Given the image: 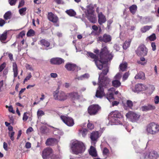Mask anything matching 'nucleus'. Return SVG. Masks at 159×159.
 I'll use <instances>...</instances> for the list:
<instances>
[{
  "label": "nucleus",
  "mask_w": 159,
  "mask_h": 159,
  "mask_svg": "<svg viewBox=\"0 0 159 159\" xmlns=\"http://www.w3.org/2000/svg\"><path fill=\"white\" fill-rule=\"evenodd\" d=\"M88 54L89 57L94 59L93 61L95 62L98 68L100 70L103 68L105 63L111 60L113 57L112 54L108 51L106 47L102 49L100 54V59L99 60L98 59L96 55L93 53L88 52Z\"/></svg>",
  "instance_id": "nucleus-1"
},
{
  "label": "nucleus",
  "mask_w": 159,
  "mask_h": 159,
  "mask_svg": "<svg viewBox=\"0 0 159 159\" xmlns=\"http://www.w3.org/2000/svg\"><path fill=\"white\" fill-rule=\"evenodd\" d=\"M100 83L99 86L96 91L95 96L98 98H102L103 97L106 98L110 102L112 101L114 99V93L112 92L108 91L106 94L104 92V85H102V84Z\"/></svg>",
  "instance_id": "nucleus-2"
},
{
  "label": "nucleus",
  "mask_w": 159,
  "mask_h": 159,
  "mask_svg": "<svg viewBox=\"0 0 159 159\" xmlns=\"http://www.w3.org/2000/svg\"><path fill=\"white\" fill-rule=\"evenodd\" d=\"M105 67H104L102 72L99 75L98 78V85L100 83L102 84V85H104V88H107L109 86L110 80L107 77H104V75H106L108 72L109 69L107 66L106 65Z\"/></svg>",
  "instance_id": "nucleus-3"
},
{
  "label": "nucleus",
  "mask_w": 159,
  "mask_h": 159,
  "mask_svg": "<svg viewBox=\"0 0 159 159\" xmlns=\"http://www.w3.org/2000/svg\"><path fill=\"white\" fill-rule=\"evenodd\" d=\"M71 148L74 154H78L83 153L85 150V147L83 143L78 141L72 143Z\"/></svg>",
  "instance_id": "nucleus-4"
},
{
  "label": "nucleus",
  "mask_w": 159,
  "mask_h": 159,
  "mask_svg": "<svg viewBox=\"0 0 159 159\" xmlns=\"http://www.w3.org/2000/svg\"><path fill=\"white\" fill-rule=\"evenodd\" d=\"M122 117V115L118 111L111 112L109 115L108 119L110 122L114 123L115 125H122L120 120Z\"/></svg>",
  "instance_id": "nucleus-5"
},
{
  "label": "nucleus",
  "mask_w": 159,
  "mask_h": 159,
  "mask_svg": "<svg viewBox=\"0 0 159 159\" xmlns=\"http://www.w3.org/2000/svg\"><path fill=\"white\" fill-rule=\"evenodd\" d=\"M146 130L148 134L155 135L159 132V125L154 122L151 123L148 125Z\"/></svg>",
  "instance_id": "nucleus-6"
},
{
  "label": "nucleus",
  "mask_w": 159,
  "mask_h": 159,
  "mask_svg": "<svg viewBox=\"0 0 159 159\" xmlns=\"http://www.w3.org/2000/svg\"><path fill=\"white\" fill-rule=\"evenodd\" d=\"M53 97L56 100L60 101H63L66 100L68 97L67 93L66 94L64 92L56 90L53 93Z\"/></svg>",
  "instance_id": "nucleus-7"
},
{
  "label": "nucleus",
  "mask_w": 159,
  "mask_h": 159,
  "mask_svg": "<svg viewBox=\"0 0 159 159\" xmlns=\"http://www.w3.org/2000/svg\"><path fill=\"white\" fill-rule=\"evenodd\" d=\"M85 13L87 18L90 22L93 23L96 22V16L93 14L94 11L93 8H88L85 11Z\"/></svg>",
  "instance_id": "nucleus-8"
},
{
  "label": "nucleus",
  "mask_w": 159,
  "mask_h": 159,
  "mask_svg": "<svg viewBox=\"0 0 159 159\" xmlns=\"http://www.w3.org/2000/svg\"><path fill=\"white\" fill-rule=\"evenodd\" d=\"M135 52L138 56L144 57L147 55L148 49L144 45H141L138 47Z\"/></svg>",
  "instance_id": "nucleus-9"
},
{
  "label": "nucleus",
  "mask_w": 159,
  "mask_h": 159,
  "mask_svg": "<svg viewBox=\"0 0 159 159\" xmlns=\"http://www.w3.org/2000/svg\"><path fill=\"white\" fill-rule=\"evenodd\" d=\"M157 153L154 151H152L142 154L140 159H144L147 157L150 159H157L158 157Z\"/></svg>",
  "instance_id": "nucleus-10"
},
{
  "label": "nucleus",
  "mask_w": 159,
  "mask_h": 159,
  "mask_svg": "<svg viewBox=\"0 0 159 159\" xmlns=\"http://www.w3.org/2000/svg\"><path fill=\"white\" fill-rule=\"evenodd\" d=\"M126 116L133 122H135L138 120L140 115L132 111H129L126 113Z\"/></svg>",
  "instance_id": "nucleus-11"
},
{
  "label": "nucleus",
  "mask_w": 159,
  "mask_h": 159,
  "mask_svg": "<svg viewBox=\"0 0 159 159\" xmlns=\"http://www.w3.org/2000/svg\"><path fill=\"white\" fill-rule=\"evenodd\" d=\"M60 117L62 121L67 126H72L74 124V120L72 118L67 116L63 115L61 116Z\"/></svg>",
  "instance_id": "nucleus-12"
},
{
  "label": "nucleus",
  "mask_w": 159,
  "mask_h": 159,
  "mask_svg": "<svg viewBox=\"0 0 159 159\" xmlns=\"http://www.w3.org/2000/svg\"><path fill=\"white\" fill-rule=\"evenodd\" d=\"M100 108V107L98 105H92L88 107V111L90 115H95L99 110Z\"/></svg>",
  "instance_id": "nucleus-13"
},
{
  "label": "nucleus",
  "mask_w": 159,
  "mask_h": 159,
  "mask_svg": "<svg viewBox=\"0 0 159 159\" xmlns=\"http://www.w3.org/2000/svg\"><path fill=\"white\" fill-rule=\"evenodd\" d=\"M52 155V150L50 148H47L42 152V157L43 159H47L50 157Z\"/></svg>",
  "instance_id": "nucleus-14"
},
{
  "label": "nucleus",
  "mask_w": 159,
  "mask_h": 159,
  "mask_svg": "<svg viewBox=\"0 0 159 159\" xmlns=\"http://www.w3.org/2000/svg\"><path fill=\"white\" fill-rule=\"evenodd\" d=\"M98 39V41L101 42L107 43L111 41V37L110 35L105 34L103 35V36L99 37Z\"/></svg>",
  "instance_id": "nucleus-15"
},
{
  "label": "nucleus",
  "mask_w": 159,
  "mask_h": 159,
  "mask_svg": "<svg viewBox=\"0 0 159 159\" xmlns=\"http://www.w3.org/2000/svg\"><path fill=\"white\" fill-rule=\"evenodd\" d=\"M50 62L52 64L59 65L64 63V60L61 58L55 57L51 59Z\"/></svg>",
  "instance_id": "nucleus-16"
},
{
  "label": "nucleus",
  "mask_w": 159,
  "mask_h": 159,
  "mask_svg": "<svg viewBox=\"0 0 159 159\" xmlns=\"http://www.w3.org/2000/svg\"><path fill=\"white\" fill-rule=\"evenodd\" d=\"M155 106L153 105L148 104L146 105H144L141 107V109L143 111H152L155 109Z\"/></svg>",
  "instance_id": "nucleus-17"
},
{
  "label": "nucleus",
  "mask_w": 159,
  "mask_h": 159,
  "mask_svg": "<svg viewBox=\"0 0 159 159\" xmlns=\"http://www.w3.org/2000/svg\"><path fill=\"white\" fill-rule=\"evenodd\" d=\"M147 89L146 86L143 84H136L134 88V89H133L134 92L141 91L146 90Z\"/></svg>",
  "instance_id": "nucleus-18"
},
{
  "label": "nucleus",
  "mask_w": 159,
  "mask_h": 159,
  "mask_svg": "<svg viewBox=\"0 0 159 159\" xmlns=\"http://www.w3.org/2000/svg\"><path fill=\"white\" fill-rule=\"evenodd\" d=\"M99 137V133L98 131L93 132L91 133L90 138L92 143H94L97 141Z\"/></svg>",
  "instance_id": "nucleus-19"
},
{
  "label": "nucleus",
  "mask_w": 159,
  "mask_h": 159,
  "mask_svg": "<svg viewBox=\"0 0 159 159\" xmlns=\"http://www.w3.org/2000/svg\"><path fill=\"white\" fill-rule=\"evenodd\" d=\"M48 17L49 20L54 23H56L58 20V17L52 12L48 13Z\"/></svg>",
  "instance_id": "nucleus-20"
},
{
  "label": "nucleus",
  "mask_w": 159,
  "mask_h": 159,
  "mask_svg": "<svg viewBox=\"0 0 159 159\" xmlns=\"http://www.w3.org/2000/svg\"><path fill=\"white\" fill-rule=\"evenodd\" d=\"M68 97L70 98L73 100H75L78 99L80 96L78 93L76 92H72L67 93Z\"/></svg>",
  "instance_id": "nucleus-21"
},
{
  "label": "nucleus",
  "mask_w": 159,
  "mask_h": 159,
  "mask_svg": "<svg viewBox=\"0 0 159 159\" xmlns=\"http://www.w3.org/2000/svg\"><path fill=\"white\" fill-rule=\"evenodd\" d=\"M65 67L67 70L72 71L75 70L78 67L75 64L71 63L66 64L65 66Z\"/></svg>",
  "instance_id": "nucleus-22"
},
{
  "label": "nucleus",
  "mask_w": 159,
  "mask_h": 159,
  "mask_svg": "<svg viewBox=\"0 0 159 159\" xmlns=\"http://www.w3.org/2000/svg\"><path fill=\"white\" fill-rule=\"evenodd\" d=\"M98 22L100 25L104 23L106 21L105 16L102 14V12H100L98 14Z\"/></svg>",
  "instance_id": "nucleus-23"
},
{
  "label": "nucleus",
  "mask_w": 159,
  "mask_h": 159,
  "mask_svg": "<svg viewBox=\"0 0 159 159\" xmlns=\"http://www.w3.org/2000/svg\"><path fill=\"white\" fill-rule=\"evenodd\" d=\"M57 141V139H56L54 138H50L47 139L45 144L47 145H51L56 142Z\"/></svg>",
  "instance_id": "nucleus-24"
},
{
  "label": "nucleus",
  "mask_w": 159,
  "mask_h": 159,
  "mask_svg": "<svg viewBox=\"0 0 159 159\" xmlns=\"http://www.w3.org/2000/svg\"><path fill=\"white\" fill-rule=\"evenodd\" d=\"M134 78L135 79H140L142 80H144L145 79V74L142 72H140L135 76Z\"/></svg>",
  "instance_id": "nucleus-25"
},
{
  "label": "nucleus",
  "mask_w": 159,
  "mask_h": 159,
  "mask_svg": "<svg viewBox=\"0 0 159 159\" xmlns=\"http://www.w3.org/2000/svg\"><path fill=\"white\" fill-rule=\"evenodd\" d=\"M40 44L41 45L45 47V49L46 50L48 49L47 48L49 46L50 44V43L48 41L44 39H41L40 41Z\"/></svg>",
  "instance_id": "nucleus-26"
},
{
  "label": "nucleus",
  "mask_w": 159,
  "mask_h": 159,
  "mask_svg": "<svg viewBox=\"0 0 159 159\" xmlns=\"http://www.w3.org/2000/svg\"><path fill=\"white\" fill-rule=\"evenodd\" d=\"M13 71L14 73V77L16 78L18 75V68L17 65L16 63H13Z\"/></svg>",
  "instance_id": "nucleus-27"
},
{
  "label": "nucleus",
  "mask_w": 159,
  "mask_h": 159,
  "mask_svg": "<svg viewBox=\"0 0 159 159\" xmlns=\"http://www.w3.org/2000/svg\"><path fill=\"white\" fill-rule=\"evenodd\" d=\"M89 76V75L88 74L86 73L80 76L75 77V79H77L79 80H82L88 78Z\"/></svg>",
  "instance_id": "nucleus-28"
},
{
  "label": "nucleus",
  "mask_w": 159,
  "mask_h": 159,
  "mask_svg": "<svg viewBox=\"0 0 159 159\" xmlns=\"http://www.w3.org/2000/svg\"><path fill=\"white\" fill-rule=\"evenodd\" d=\"M89 153L93 157H96L97 156V153L96 150V149L93 146H91L90 147Z\"/></svg>",
  "instance_id": "nucleus-29"
},
{
  "label": "nucleus",
  "mask_w": 159,
  "mask_h": 159,
  "mask_svg": "<svg viewBox=\"0 0 159 159\" xmlns=\"http://www.w3.org/2000/svg\"><path fill=\"white\" fill-rule=\"evenodd\" d=\"M129 9L130 12L133 14H134L137 10V7L136 5L134 4L130 6Z\"/></svg>",
  "instance_id": "nucleus-30"
},
{
  "label": "nucleus",
  "mask_w": 159,
  "mask_h": 159,
  "mask_svg": "<svg viewBox=\"0 0 159 159\" xmlns=\"http://www.w3.org/2000/svg\"><path fill=\"white\" fill-rule=\"evenodd\" d=\"M127 66V64L126 62H123L120 64L119 66V67L121 70L122 71L125 70Z\"/></svg>",
  "instance_id": "nucleus-31"
},
{
  "label": "nucleus",
  "mask_w": 159,
  "mask_h": 159,
  "mask_svg": "<svg viewBox=\"0 0 159 159\" xmlns=\"http://www.w3.org/2000/svg\"><path fill=\"white\" fill-rule=\"evenodd\" d=\"M112 84L113 86L118 88L120 85L121 83L119 80H115L112 81Z\"/></svg>",
  "instance_id": "nucleus-32"
},
{
  "label": "nucleus",
  "mask_w": 159,
  "mask_h": 159,
  "mask_svg": "<svg viewBox=\"0 0 159 159\" xmlns=\"http://www.w3.org/2000/svg\"><path fill=\"white\" fill-rule=\"evenodd\" d=\"M87 133V129H80L79 130V134L82 135L84 137H85Z\"/></svg>",
  "instance_id": "nucleus-33"
},
{
  "label": "nucleus",
  "mask_w": 159,
  "mask_h": 159,
  "mask_svg": "<svg viewBox=\"0 0 159 159\" xmlns=\"http://www.w3.org/2000/svg\"><path fill=\"white\" fill-rule=\"evenodd\" d=\"M66 12L70 16H74L76 15V12L72 9L67 10Z\"/></svg>",
  "instance_id": "nucleus-34"
},
{
  "label": "nucleus",
  "mask_w": 159,
  "mask_h": 159,
  "mask_svg": "<svg viewBox=\"0 0 159 159\" xmlns=\"http://www.w3.org/2000/svg\"><path fill=\"white\" fill-rule=\"evenodd\" d=\"M11 13L10 11L7 12L4 15L3 17L5 19L7 20L11 19Z\"/></svg>",
  "instance_id": "nucleus-35"
},
{
  "label": "nucleus",
  "mask_w": 159,
  "mask_h": 159,
  "mask_svg": "<svg viewBox=\"0 0 159 159\" xmlns=\"http://www.w3.org/2000/svg\"><path fill=\"white\" fill-rule=\"evenodd\" d=\"M152 28V26L146 25L141 29V31L143 33H145Z\"/></svg>",
  "instance_id": "nucleus-36"
},
{
  "label": "nucleus",
  "mask_w": 159,
  "mask_h": 159,
  "mask_svg": "<svg viewBox=\"0 0 159 159\" xmlns=\"http://www.w3.org/2000/svg\"><path fill=\"white\" fill-rule=\"evenodd\" d=\"M140 61H138V62L142 65H144L146 64L147 62V60H146L143 57H142L140 58Z\"/></svg>",
  "instance_id": "nucleus-37"
},
{
  "label": "nucleus",
  "mask_w": 159,
  "mask_h": 159,
  "mask_svg": "<svg viewBox=\"0 0 159 159\" xmlns=\"http://www.w3.org/2000/svg\"><path fill=\"white\" fill-rule=\"evenodd\" d=\"M130 43L131 41L130 40L125 41L123 45V49L125 50L127 48L130 46Z\"/></svg>",
  "instance_id": "nucleus-38"
},
{
  "label": "nucleus",
  "mask_w": 159,
  "mask_h": 159,
  "mask_svg": "<svg viewBox=\"0 0 159 159\" xmlns=\"http://www.w3.org/2000/svg\"><path fill=\"white\" fill-rule=\"evenodd\" d=\"M92 29L95 31V34L96 35H98L100 34V32L101 31V29L100 28L98 30V32H97V31L98 30V27L95 25H94L92 26Z\"/></svg>",
  "instance_id": "nucleus-39"
},
{
  "label": "nucleus",
  "mask_w": 159,
  "mask_h": 159,
  "mask_svg": "<svg viewBox=\"0 0 159 159\" xmlns=\"http://www.w3.org/2000/svg\"><path fill=\"white\" fill-rule=\"evenodd\" d=\"M35 32L32 29L30 30L27 32L26 35L28 37L33 36L35 34Z\"/></svg>",
  "instance_id": "nucleus-40"
},
{
  "label": "nucleus",
  "mask_w": 159,
  "mask_h": 159,
  "mask_svg": "<svg viewBox=\"0 0 159 159\" xmlns=\"http://www.w3.org/2000/svg\"><path fill=\"white\" fill-rule=\"evenodd\" d=\"M27 10L26 7L22 8L19 10V11L21 16H24L25 14V11Z\"/></svg>",
  "instance_id": "nucleus-41"
},
{
  "label": "nucleus",
  "mask_w": 159,
  "mask_h": 159,
  "mask_svg": "<svg viewBox=\"0 0 159 159\" xmlns=\"http://www.w3.org/2000/svg\"><path fill=\"white\" fill-rule=\"evenodd\" d=\"M7 38V32H5L0 36V40L2 41L5 40Z\"/></svg>",
  "instance_id": "nucleus-42"
},
{
  "label": "nucleus",
  "mask_w": 159,
  "mask_h": 159,
  "mask_svg": "<svg viewBox=\"0 0 159 159\" xmlns=\"http://www.w3.org/2000/svg\"><path fill=\"white\" fill-rule=\"evenodd\" d=\"M15 132L12 131V132H8V135L10 138V139L11 141H13L14 140V136L15 134Z\"/></svg>",
  "instance_id": "nucleus-43"
},
{
  "label": "nucleus",
  "mask_w": 159,
  "mask_h": 159,
  "mask_svg": "<svg viewBox=\"0 0 159 159\" xmlns=\"http://www.w3.org/2000/svg\"><path fill=\"white\" fill-rule=\"evenodd\" d=\"M134 148L135 152L137 153H141L143 151V150L141 149L137 145L135 146Z\"/></svg>",
  "instance_id": "nucleus-44"
},
{
  "label": "nucleus",
  "mask_w": 159,
  "mask_h": 159,
  "mask_svg": "<svg viewBox=\"0 0 159 159\" xmlns=\"http://www.w3.org/2000/svg\"><path fill=\"white\" fill-rule=\"evenodd\" d=\"M156 35L155 34H153L148 37L149 39L151 41L154 40L156 39Z\"/></svg>",
  "instance_id": "nucleus-45"
},
{
  "label": "nucleus",
  "mask_w": 159,
  "mask_h": 159,
  "mask_svg": "<svg viewBox=\"0 0 159 159\" xmlns=\"http://www.w3.org/2000/svg\"><path fill=\"white\" fill-rule=\"evenodd\" d=\"M127 106L129 108L132 109V107L133 106V102L132 101L130 100H128L127 101Z\"/></svg>",
  "instance_id": "nucleus-46"
},
{
  "label": "nucleus",
  "mask_w": 159,
  "mask_h": 159,
  "mask_svg": "<svg viewBox=\"0 0 159 159\" xmlns=\"http://www.w3.org/2000/svg\"><path fill=\"white\" fill-rule=\"evenodd\" d=\"M44 114L43 111L41 110H38L37 112V115L38 117H41L44 115Z\"/></svg>",
  "instance_id": "nucleus-47"
},
{
  "label": "nucleus",
  "mask_w": 159,
  "mask_h": 159,
  "mask_svg": "<svg viewBox=\"0 0 159 159\" xmlns=\"http://www.w3.org/2000/svg\"><path fill=\"white\" fill-rule=\"evenodd\" d=\"M129 72H126L124 75L123 77V80L124 81L126 80L128 78L129 76Z\"/></svg>",
  "instance_id": "nucleus-48"
},
{
  "label": "nucleus",
  "mask_w": 159,
  "mask_h": 159,
  "mask_svg": "<svg viewBox=\"0 0 159 159\" xmlns=\"http://www.w3.org/2000/svg\"><path fill=\"white\" fill-rule=\"evenodd\" d=\"M17 0H8L9 3L11 6L15 5Z\"/></svg>",
  "instance_id": "nucleus-49"
},
{
  "label": "nucleus",
  "mask_w": 159,
  "mask_h": 159,
  "mask_svg": "<svg viewBox=\"0 0 159 159\" xmlns=\"http://www.w3.org/2000/svg\"><path fill=\"white\" fill-rule=\"evenodd\" d=\"M121 77V75L120 73H118L114 77V79L116 80H118L120 79Z\"/></svg>",
  "instance_id": "nucleus-50"
},
{
  "label": "nucleus",
  "mask_w": 159,
  "mask_h": 159,
  "mask_svg": "<svg viewBox=\"0 0 159 159\" xmlns=\"http://www.w3.org/2000/svg\"><path fill=\"white\" fill-rule=\"evenodd\" d=\"M6 64L5 62L3 63L0 66V72H1L3 70L5 67Z\"/></svg>",
  "instance_id": "nucleus-51"
},
{
  "label": "nucleus",
  "mask_w": 159,
  "mask_h": 159,
  "mask_svg": "<svg viewBox=\"0 0 159 159\" xmlns=\"http://www.w3.org/2000/svg\"><path fill=\"white\" fill-rule=\"evenodd\" d=\"M87 127L89 129H93L94 126L93 124L89 123L87 125Z\"/></svg>",
  "instance_id": "nucleus-52"
},
{
  "label": "nucleus",
  "mask_w": 159,
  "mask_h": 159,
  "mask_svg": "<svg viewBox=\"0 0 159 159\" xmlns=\"http://www.w3.org/2000/svg\"><path fill=\"white\" fill-rule=\"evenodd\" d=\"M32 77V75L30 73L28 74V75L26 77L24 80V81H27L29 80Z\"/></svg>",
  "instance_id": "nucleus-53"
},
{
  "label": "nucleus",
  "mask_w": 159,
  "mask_h": 159,
  "mask_svg": "<svg viewBox=\"0 0 159 159\" xmlns=\"http://www.w3.org/2000/svg\"><path fill=\"white\" fill-rule=\"evenodd\" d=\"M159 102V97L156 96L154 98V103L155 104H157Z\"/></svg>",
  "instance_id": "nucleus-54"
},
{
  "label": "nucleus",
  "mask_w": 159,
  "mask_h": 159,
  "mask_svg": "<svg viewBox=\"0 0 159 159\" xmlns=\"http://www.w3.org/2000/svg\"><path fill=\"white\" fill-rule=\"evenodd\" d=\"M8 111L9 112H11L13 114L15 113V111L13 109V108L12 106H10L8 107Z\"/></svg>",
  "instance_id": "nucleus-55"
},
{
  "label": "nucleus",
  "mask_w": 159,
  "mask_h": 159,
  "mask_svg": "<svg viewBox=\"0 0 159 159\" xmlns=\"http://www.w3.org/2000/svg\"><path fill=\"white\" fill-rule=\"evenodd\" d=\"M108 152L109 150L108 149L106 148H105L103 151V154L106 155L108 153Z\"/></svg>",
  "instance_id": "nucleus-56"
},
{
  "label": "nucleus",
  "mask_w": 159,
  "mask_h": 159,
  "mask_svg": "<svg viewBox=\"0 0 159 159\" xmlns=\"http://www.w3.org/2000/svg\"><path fill=\"white\" fill-rule=\"evenodd\" d=\"M6 23V21L3 19H0V26H2Z\"/></svg>",
  "instance_id": "nucleus-57"
},
{
  "label": "nucleus",
  "mask_w": 159,
  "mask_h": 159,
  "mask_svg": "<svg viewBox=\"0 0 159 159\" xmlns=\"http://www.w3.org/2000/svg\"><path fill=\"white\" fill-rule=\"evenodd\" d=\"M27 113L25 112L24 114L23 117V120L24 121H26L28 119V116L26 115Z\"/></svg>",
  "instance_id": "nucleus-58"
},
{
  "label": "nucleus",
  "mask_w": 159,
  "mask_h": 159,
  "mask_svg": "<svg viewBox=\"0 0 159 159\" xmlns=\"http://www.w3.org/2000/svg\"><path fill=\"white\" fill-rule=\"evenodd\" d=\"M24 3L25 2L24 0H21L19 2L18 7L20 8V7H22L24 5Z\"/></svg>",
  "instance_id": "nucleus-59"
},
{
  "label": "nucleus",
  "mask_w": 159,
  "mask_h": 159,
  "mask_svg": "<svg viewBox=\"0 0 159 159\" xmlns=\"http://www.w3.org/2000/svg\"><path fill=\"white\" fill-rule=\"evenodd\" d=\"M151 45L152 48V50L154 51L156 49V45L154 42H152L151 43Z\"/></svg>",
  "instance_id": "nucleus-60"
},
{
  "label": "nucleus",
  "mask_w": 159,
  "mask_h": 159,
  "mask_svg": "<svg viewBox=\"0 0 159 159\" xmlns=\"http://www.w3.org/2000/svg\"><path fill=\"white\" fill-rule=\"evenodd\" d=\"M113 20L112 19H110L107 22V27L109 29L110 27L111 24L112 23Z\"/></svg>",
  "instance_id": "nucleus-61"
},
{
  "label": "nucleus",
  "mask_w": 159,
  "mask_h": 159,
  "mask_svg": "<svg viewBox=\"0 0 159 159\" xmlns=\"http://www.w3.org/2000/svg\"><path fill=\"white\" fill-rule=\"evenodd\" d=\"M18 52H20L21 50L24 49L23 45L19 44L18 46Z\"/></svg>",
  "instance_id": "nucleus-62"
},
{
  "label": "nucleus",
  "mask_w": 159,
  "mask_h": 159,
  "mask_svg": "<svg viewBox=\"0 0 159 159\" xmlns=\"http://www.w3.org/2000/svg\"><path fill=\"white\" fill-rule=\"evenodd\" d=\"M25 146L26 148H30L31 147V144L30 142H27L25 143Z\"/></svg>",
  "instance_id": "nucleus-63"
},
{
  "label": "nucleus",
  "mask_w": 159,
  "mask_h": 159,
  "mask_svg": "<svg viewBox=\"0 0 159 159\" xmlns=\"http://www.w3.org/2000/svg\"><path fill=\"white\" fill-rule=\"evenodd\" d=\"M4 149L6 151L8 150L7 144L6 142H4L3 144Z\"/></svg>",
  "instance_id": "nucleus-64"
}]
</instances>
